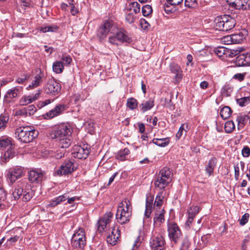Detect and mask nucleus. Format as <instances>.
Returning a JSON list of instances; mask_svg holds the SVG:
<instances>
[{
	"label": "nucleus",
	"mask_w": 250,
	"mask_h": 250,
	"mask_svg": "<svg viewBox=\"0 0 250 250\" xmlns=\"http://www.w3.org/2000/svg\"><path fill=\"white\" fill-rule=\"evenodd\" d=\"M72 129L70 125L62 124L55 126L52 132V138L55 139L58 146L61 148H68L72 143Z\"/></svg>",
	"instance_id": "f257e3e1"
},
{
	"label": "nucleus",
	"mask_w": 250,
	"mask_h": 250,
	"mask_svg": "<svg viewBox=\"0 0 250 250\" xmlns=\"http://www.w3.org/2000/svg\"><path fill=\"white\" fill-rule=\"evenodd\" d=\"M132 216V207L130 202L125 199L118 205L116 214L118 222L123 225L128 223Z\"/></svg>",
	"instance_id": "f03ea898"
},
{
	"label": "nucleus",
	"mask_w": 250,
	"mask_h": 250,
	"mask_svg": "<svg viewBox=\"0 0 250 250\" xmlns=\"http://www.w3.org/2000/svg\"><path fill=\"white\" fill-rule=\"evenodd\" d=\"M15 137L20 142L28 143L32 142L38 135V132L28 126H20L16 129Z\"/></svg>",
	"instance_id": "7ed1b4c3"
},
{
	"label": "nucleus",
	"mask_w": 250,
	"mask_h": 250,
	"mask_svg": "<svg viewBox=\"0 0 250 250\" xmlns=\"http://www.w3.org/2000/svg\"><path fill=\"white\" fill-rule=\"evenodd\" d=\"M216 29L222 31H228L233 29L236 24L235 19L229 15H224L215 19Z\"/></svg>",
	"instance_id": "20e7f679"
},
{
	"label": "nucleus",
	"mask_w": 250,
	"mask_h": 250,
	"mask_svg": "<svg viewBox=\"0 0 250 250\" xmlns=\"http://www.w3.org/2000/svg\"><path fill=\"white\" fill-rule=\"evenodd\" d=\"M171 181V173L169 168L163 167L161 169L156 179L154 181L155 188L163 189L167 187Z\"/></svg>",
	"instance_id": "39448f33"
},
{
	"label": "nucleus",
	"mask_w": 250,
	"mask_h": 250,
	"mask_svg": "<svg viewBox=\"0 0 250 250\" xmlns=\"http://www.w3.org/2000/svg\"><path fill=\"white\" fill-rule=\"evenodd\" d=\"M14 146L10 139L4 138L0 139V149L5 150L1 156L2 161L6 162L15 156Z\"/></svg>",
	"instance_id": "423d86ee"
},
{
	"label": "nucleus",
	"mask_w": 250,
	"mask_h": 250,
	"mask_svg": "<svg viewBox=\"0 0 250 250\" xmlns=\"http://www.w3.org/2000/svg\"><path fill=\"white\" fill-rule=\"evenodd\" d=\"M117 30V25L112 21L107 20L104 22L97 30V36L100 40L105 39L108 35Z\"/></svg>",
	"instance_id": "0eeeda50"
},
{
	"label": "nucleus",
	"mask_w": 250,
	"mask_h": 250,
	"mask_svg": "<svg viewBox=\"0 0 250 250\" xmlns=\"http://www.w3.org/2000/svg\"><path fill=\"white\" fill-rule=\"evenodd\" d=\"M164 198V197L163 191H160L158 193L156 196L154 204H153V198L152 197H147L146 199L145 216L147 218H148L150 216L151 212V209L153 206L159 208L160 210L161 208H160V207H161L163 204Z\"/></svg>",
	"instance_id": "6e6552de"
},
{
	"label": "nucleus",
	"mask_w": 250,
	"mask_h": 250,
	"mask_svg": "<svg viewBox=\"0 0 250 250\" xmlns=\"http://www.w3.org/2000/svg\"><path fill=\"white\" fill-rule=\"evenodd\" d=\"M167 232L171 242L178 243L182 237V231L178 225L174 222H168Z\"/></svg>",
	"instance_id": "1a4fd4ad"
},
{
	"label": "nucleus",
	"mask_w": 250,
	"mask_h": 250,
	"mask_svg": "<svg viewBox=\"0 0 250 250\" xmlns=\"http://www.w3.org/2000/svg\"><path fill=\"white\" fill-rule=\"evenodd\" d=\"M130 41L131 39L126 32L124 30H119L117 27V30L111 33L108 37V42L114 45H118L123 42H129Z\"/></svg>",
	"instance_id": "9d476101"
},
{
	"label": "nucleus",
	"mask_w": 250,
	"mask_h": 250,
	"mask_svg": "<svg viewBox=\"0 0 250 250\" xmlns=\"http://www.w3.org/2000/svg\"><path fill=\"white\" fill-rule=\"evenodd\" d=\"M72 246L74 248L82 249L86 244L85 233L83 229L79 228L73 235L71 238Z\"/></svg>",
	"instance_id": "9b49d317"
},
{
	"label": "nucleus",
	"mask_w": 250,
	"mask_h": 250,
	"mask_svg": "<svg viewBox=\"0 0 250 250\" xmlns=\"http://www.w3.org/2000/svg\"><path fill=\"white\" fill-rule=\"evenodd\" d=\"M76 169V165L71 161H68L64 162L58 169L55 171L54 175L61 176L70 174Z\"/></svg>",
	"instance_id": "f8f14e48"
},
{
	"label": "nucleus",
	"mask_w": 250,
	"mask_h": 250,
	"mask_svg": "<svg viewBox=\"0 0 250 250\" xmlns=\"http://www.w3.org/2000/svg\"><path fill=\"white\" fill-rule=\"evenodd\" d=\"M45 179V172L41 169H32L28 172V179L32 183L40 184Z\"/></svg>",
	"instance_id": "ddd939ff"
},
{
	"label": "nucleus",
	"mask_w": 250,
	"mask_h": 250,
	"mask_svg": "<svg viewBox=\"0 0 250 250\" xmlns=\"http://www.w3.org/2000/svg\"><path fill=\"white\" fill-rule=\"evenodd\" d=\"M89 152L87 145L83 144V146H74L72 149V154L74 157L78 159H86Z\"/></svg>",
	"instance_id": "4468645a"
},
{
	"label": "nucleus",
	"mask_w": 250,
	"mask_h": 250,
	"mask_svg": "<svg viewBox=\"0 0 250 250\" xmlns=\"http://www.w3.org/2000/svg\"><path fill=\"white\" fill-rule=\"evenodd\" d=\"M106 237L107 242L111 245H116L120 236V230L117 226H115L108 229Z\"/></svg>",
	"instance_id": "2eb2a0df"
},
{
	"label": "nucleus",
	"mask_w": 250,
	"mask_h": 250,
	"mask_svg": "<svg viewBox=\"0 0 250 250\" xmlns=\"http://www.w3.org/2000/svg\"><path fill=\"white\" fill-rule=\"evenodd\" d=\"M44 91L47 94L55 95L58 94L61 89V84L54 79L49 80L44 86Z\"/></svg>",
	"instance_id": "dca6fc26"
},
{
	"label": "nucleus",
	"mask_w": 250,
	"mask_h": 250,
	"mask_svg": "<svg viewBox=\"0 0 250 250\" xmlns=\"http://www.w3.org/2000/svg\"><path fill=\"white\" fill-rule=\"evenodd\" d=\"M113 217V213L108 212L105 214L104 216L99 219L97 223L98 231L103 232L109 225Z\"/></svg>",
	"instance_id": "f3484780"
},
{
	"label": "nucleus",
	"mask_w": 250,
	"mask_h": 250,
	"mask_svg": "<svg viewBox=\"0 0 250 250\" xmlns=\"http://www.w3.org/2000/svg\"><path fill=\"white\" fill-rule=\"evenodd\" d=\"M23 175L22 169L21 167L10 168L7 171V180L11 184L21 177Z\"/></svg>",
	"instance_id": "a211bd4d"
},
{
	"label": "nucleus",
	"mask_w": 250,
	"mask_h": 250,
	"mask_svg": "<svg viewBox=\"0 0 250 250\" xmlns=\"http://www.w3.org/2000/svg\"><path fill=\"white\" fill-rule=\"evenodd\" d=\"M165 240L162 236H155L154 234L150 241L152 250H165Z\"/></svg>",
	"instance_id": "6ab92c4d"
},
{
	"label": "nucleus",
	"mask_w": 250,
	"mask_h": 250,
	"mask_svg": "<svg viewBox=\"0 0 250 250\" xmlns=\"http://www.w3.org/2000/svg\"><path fill=\"white\" fill-rule=\"evenodd\" d=\"M229 6L238 10H246L250 5V0H226Z\"/></svg>",
	"instance_id": "aec40b11"
},
{
	"label": "nucleus",
	"mask_w": 250,
	"mask_h": 250,
	"mask_svg": "<svg viewBox=\"0 0 250 250\" xmlns=\"http://www.w3.org/2000/svg\"><path fill=\"white\" fill-rule=\"evenodd\" d=\"M41 94V90L38 89L35 93L29 95H24L19 100V104L21 106L26 105L37 100Z\"/></svg>",
	"instance_id": "412c9836"
},
{
	"label": "nucleus",
	"mask_w": 250,
	"mask_h": 250,
	"mask_svg": "<svg viewBox=\"0 0 250 250\" xmlns=\"http://www.w3.org/2000/svg\"><path fill=\"white\" fill-rule=\"evenodd\" d=\"M66 109V106L64 104H58L56 105L53 109L47 112L44 115V118L46 119H52L60 114Z\"/></svg>",
	"instance_id": "4be33fe9"
},
{
	"label": "nucleus",
	"mask_w": 250,
	"mask_h": 250,
	"mask_svg": "<svg viewBox=\"0 0 250 250\" xmlns=\"http://www.w3.org/2000/svg\"><path fill=\"white\" fill-rule=\"evenodd\" d=\"M21 90V87L17 86L9 89L4 96L5 100L8 102H10L13 99L16 98L19 96Z\"/></svg>",
	"instance_id": "5701e85b"
},
{
	"label": "nucleus",
	"mask_w": 250,
	"mask_h": 250,
	"mask_svg": "<svg viewBox=\"0 0 250 250\" xmlns=\"http://www.w3.org/2000/svg\"><path fill=\"white\" fill-rule=\"evenodd\" d=\"M170 69L172 73L175 74V81L177 83L179 82L183 77L182 70L181 67L176 63H171L170 65Z\"/></svg>",
	"instance_id": "b1692460"
},
{
	"label": "nucleus",
	"mask_w": 250,
	"mask_h": 250,
	"mask_svg": "<svg viewBox=\"0 0 250 250\" xmlns=\"http://www.w3.org/2000/svg\"><path fill=\"white\" fill-rule=\"evenodd\" d=\"M26 182L21 181L19 182L17 187L12 192V196L15 200H17L20 198L23 192V188H25Z\"/></svg>",
	"instance_id": "393cba45"
},
{
	"label": "nucleus",
	"mask_w": 250,
	"mask_h": 250,
	"mask_svg": "<svg viewBox=\"0 0 250 250\" xmlns=\"http://www.w3.org/2000/svg\"><path fill=\"white\" fill-rule=\"evenodd\" d=\"M43 76V73L40 70L39 73L34 76V80L27 87V90L32 89L40 86L42 83V79Z\"/></svg>",
	"instance_id": "a878e982"
},
{
	"label": "nucleus",
	"mask_w": 250,
	"mask_h": 250,
	"mask_svg": "<svg viewBox=\"0 0 250 250\" xmlns=\"http://www.w3.org/2000/svg\"><path fill=\"white\" fill-rule=\"evenodd\" d=\"M154 106V101L152 98L144 100L139 104V108L142 112L144 113L150 110Z\"/></svg>",
	"instance_id": "bb28decb"
},
{
	"label": "nucleus",
	"mask_w": 250,
	"mask_h": 250,
	"mask_svg": "<svg viewBox=\"0 0 250 250\" xmlns=\"http://www.w3.org/2000/svg\"><path fill=\"white\" fill-rule=\"evenodd\" d=\"M164 213L165 210L164 209H161L159 210L156 211L155 217L153 218L154 226L155 227H159L161 224L164 222Z\"/></svg>",
	"instance_id": "cd10ccee"
},
{
	"label": "nucleus",
	"mask_w": 250,
	"mask_h": 250,
	"mask_svg": "<svg viewBox=\"0 0 250 250\" xmlns=\"http://www.w3.org/2000/svg\"><path fill=\"white\" fill-rule=\"evenodd\" d=\"M247 36V31L246 30H242L237 33L231 35V39L234 43H241Z\"/></svg>",
	"instance_id": "c85d7f7f"
},
{
	"label": "nucleus",
	"mask_w": 250,
	"mask_h": 250,
	"mask_svg": "<svg viewBox=\"0 0 250 250\" xmlns=\"http://www.w3.org/2000/svg\"><path fill=\"white\" fill-rule=\"evenodd\" d=\"M67 198V195L66 194H64L58 197H55L50 201L49 203L47 205V207H55L58 205H59L65 202Z\"/></svg>",
	"instance_id": "c756f323"
},
{
	"label": "nucleus",
	"mask_w": 250,
	"mask_h": 250,
	"mask_svg": "<svg viewBox=\"0 0 250 250\" xmlns=\"http://www.w3.org/2000/svg\"><path fill=\"white\" fill-rule=\"evenodd\" d=\"M217 163V159L213 157L210 159L205 167L206 173L208 176H210L213 172Z\"/></svg>",
	"instance_id": "7c9ffc66"
},
{
	"label": "nucleus",
	"mask_w": 250,
	"mask_h": 250,
	"mask_svg": "<svg viewBox=\"0 0 250 250\" xmlns=\"http://www.w3.org/2000/svg\"><path fill=\"white\" fill-rule=\"evenodd\" d=\"M23 200L24 201H29L34 194L33 191L31 188V185L26 183V185L23 190Z\"/></svg>",
	"instance_id": "2f4dec72"
},
{
	"label": "nucleus",
	"mask_w": 250,
	"mask_h": 250,
	"mask_svg": "<svg viewBox=\"0 0 250 250\" xmlns=\"http://www.w3.org/2000/svg\"><path fill=\"white\" fill-rule=\"evenodd\" d=\"M170 142L169 138H154L150 143H152L156 146L160 147L167 146Z\"/></svg>",
	"instance_id": "473e14b6"
},
{
	"label": "nucleus",
	"mask_w": 250,
	"mask_h": 250,
	"mask_svg": "<svg viewBox=\"0 0 250 250\" xmlns=\"http://www.w3.org/2000/svg\"><path fill=\"white\" fill-rule=\"evenodd\" d=\"M53 71L56 74H60L64 69L63 63L62 61H55L52 65Z\"/></svg>",
	"instance_id": "72a5a7b5"
},
{
	"label": "nucleus",
	"mask_w": 250,
	"mask_h": 250,
	"mask_svg": "<svg viewBox=\"0 0 250 250\" xmlns=\"http://www.w3.org/2000/svg\"><path fill=\"white\" fill-rule=\"evenodd\" d=\"M140 4L137 2H131L129 3L127 6L126 9L127 11L133 10L135 14L140 12L141 7Z\"/></svg>",
	"instance_id": "f704fd0d"
},
{
	"label": "nucleus",
	"mask_w": 250,
	"mask_h": 250,
	"mask_svg": "<svg viewBox=\"0 0 250 250\" xmlns=\"http://www.w3.org/2000/svg\"><path fill=\"white\" fill-rule=\"evenodd\" d=\"M248 120L250 121V117L248 115H241L238 117L237 118V121L238 122V129H240L241 128H242Z\"/></svg>",
	"instance_id": "c9c22d12"
},
{
	"label": "nucleus",
	"mask_w": 250,
	"mask_h": 250,
	"mask_svg": "<svg viewBox=\"0 0 250 250\" xmlns=\"http://www.w3.org/2000/svg\"><path fill=\"white\" fill-rule=\"evenodd\" d=\"M129 153V149L127 148H125L123 150H120L116 155V157L119 160L124 161L126 159Z\"/></svg>",
	"instance_id": "e433bc0d"
},
{
	"label": "nucleus",
	"mask_w": 250,
	"mask_h": 250,
	"mask_svg": "<svg viewBox=\"0 0 250 250\" xmlns=\"http://www.w3.org/2000/svg\"><path fill=\"white\" fill-rule=\"evenodd\" d=\"M214 52L220 58L227 56L229 50L224 47H218L214 49Z\"/></svg>",
	"instance_id": "4c0bfd02"
},
{
	"label": "nucleus",
	"mask_w": 250,
	"mask_h": 250,
	"mask_svg": "<svg viewBox=\"0 0 250 250\" xmlns=\"http://www.w3.org/2000/svg\"><path fill=\"white\" fill-rule=\"evenodd\" d=\"M235 63L238 66H247L244 53L239 54L236 58Z\"/></svg>",
	"instance_id": "58836bf2"
},
{
	"label": "nucleus",
	"mask_w": 250,
	"mask_h": 250,
	"mask_svg": "<svg viewBox=\"0 0 250 250\" xmlns=\"http://www.w3.org/2000/svg\"><path fill=\"white\" fill-rule=\"evenodd\" d=\"M231 114V110L229 106L223 107L220 111V116L223 119H228Z\"/></svg>",
	"instance_id": "ea45409f"
},
{
	"label": "nucleus",
	"mask_w": 250,
	"mask_h": 250,
	"mask_svg": "<svg viewBox=\"0 0 250 250\" xmlns=\"http://www.w3.org/2000/svg\"><path fill=\"white\" fill-rule=\"evenodd\" d=\"M9 119V116L6 114H1L0 116V130H2L6 127Z\"/></svg>",
	"instance_id": "a19ab883"
},
{
	"label": "nucleus",
	"mask_w": 250,
	"mask_h": 250,
	"mask_svg": "<svg viewBox=\"0 0 250 250\" xmlns=\"http://www.w3.org/2000/svg\"><path fill=\"white\" fill-rule=\"evenodd\" d=\"M138 105V102L136 99L133 98H130L127 100L126 106L131 110L135 109Z\"/></svg>",
	"instance_id": "79ce46f5"
},
{
	"label": "nucleus",
	"mask_w": 250,
	"mask_h": 250,
	"mask_svg": "<svg viewBox=\"0 0 250 250\" xmlns=\"http://www.w3.org/2000/svg\"><path fill=\"white\" fill-rule=\"evenodd\" d=\"M235 128L234 123L231 121L227 122L225 124V131L227 133L232 132Z\"/></svg>",
	"instance_id": "37998d69"
},
{
	"label": "nucleus",
	"mask_w": 250,
	"mask_h": 250,
	"mask_svg": "<svg viewBox=\"0 0 250 250\" xmlns=\"http://www.w3.org/2000/svg\"><path fill=\"white\" fill-rule=\"evenodd\" d=\"M200 208L197 206H192L188 210V216L194 218L195 216L199 212Z\"/></svg>",
	"instance_id": "c03bdc74"
},
{
	"label": "nucleus",
	"mask_w": 250,
	"mask_h": 250,
	"mask_svg": "<svg viewBox=\"0 0 250 250\" xmlns=\"http://www.w3.org/2000/svg\"><path fill=\"white\" fill-rule=\"evenodd\" d=\"M152 8L150 5L146 4L142 8V12L143 15L145 17L149 16L152 13Z\"/></svg>",
	"instance_id": "a18cd8bd"
},
{
	"label": "nucleus",
	"mask_w": 250,
	"mask_h": 250,
	"mask_svg": "<svg viewBox=\"0 0 250 250\" xmlns=\"http://www.w3.org/2000/svg\"><path fill=\"white\" fill-rule=\"evenodd\" d=\"M250 102V97L249 96L244 97L237 100V103L240 106H244L249 104Z\"/></svg>",
	"instance_id": "49530a36"
},
{
	"label": "nucleus",
	"mask_w": 250,
	"mask_h": 250,
	"mask_svg": "<svg viewBox=\"0 0 250 250\" xmlns=\"http://www.w3.org/2000/svg\"><path fill=\"white\" fill-rule=\"evenodd\" d=\"M141 244L140 237L138 236L131 245V250H137Z\"/></svg>",
	"instance_id": "de8ad7c7"
},
{
	"label": "nucleus",
	"mask_w": 250,
	"mask_h": 250,
	"mask_svg": "<svg viewBox=\"0 0 250 250\" xmlns=\"http://www.w3.org/2000/svg\"><path fill=\"white\" fill-rule=\"evenodd\" d=\"M136 19L135 16L131 13H127L125 16L126 21L129 24L133 23Z\"/></svg>",
	"instance_id": "09e8293b"
},
{
	"label": "nucleus",
	"mask_w": 250,
	"mask_h": 250,
	"mask_svg": "<svg viewBox=\"0 0 250 250\" xmlns=\"http://www.w3.org/2000/svg\"><path fill=\"white\" fill-rule=\"evenodd\" d=\"M61 60L63 62V64L68 65L71 63L72 60L69 55H62L61 58Z\"/></svg>",
	"instance_id": "8fccbe9b"
},
{
	"label": "nucleus",
	"mask_w": 250,
	"mask_h": 250,
	"mask_svg": "<svg viewBox=\"0 0 250 250\" xmlns=\"http://www.w3.org/2000/svg\"><path fill=\"white\" fill-rule=\"evenodd\" d=\"M249 214L245 213L242 216L241 219L239 220L240 224L241 226H244L245 225L248 221L249 218Z\"/></svg>",
	"instance_id": "3c124183"
},
{
	"label": "nucleus",
	"mask_w": 250,
	"mask_h": 250,
	"mask_svg": "<svg viewBox=\"0 0 250 250\" xmlns=\"http://www.w3.org/2000/svg\"><path fill=\"white\" fill-rule=\"evenodd\" d=\"M140 22L141 26L144 30L147 29L150 26L149 23L145 19H141Z\"/></svg>",
	"instance_id": "603ef678"
},
{
	"label": "nucleus",
	"mask_w": 250,
	"mask_h": 250,
	"mask_svg": "<svg viewBox=\"0 0 250 250\" xmlns=\"http://www.w3.org/2000/svg\"><path fill=\"white\" fill-rule=\"evenodd\" d=\"M26 109L28 115L29 116L33 115L36 111V108L33 104L29 105L26 108Z\"/></svg>",
	"instance_id": "864d4df0"
},
{
	"label": "nucleus",
	"mask_w": 250,
	"mask_h": 250,
	"mask_svg": "<svg viewBox=\"0 0 250 250\" xmlns=\"http://www.w3.org/2000/svg\"><path fill=\"white\" fill-rule=\"evenodd\" d=\"M242 155L244 157H248L250 155V148L248 146H244L242 150Z\"/></svg>",
	"instance_id": "5fc2aeb1"
},
{
	"label": "nucleus",
	"mask_w": 250,
	"mask_h": 250,
	"mask_svg": "<svg viewBox=\"0 0 250 250\" xmlns=\"http://www.w3.org/2000/svg\"><path fill=\"white\" fill-rule=\"evenodd\" d=\"M196 0H185V5L188 8L194 7L196 6Z\"/></svg>",
	"instance_id": "6e6d98bb"
},
{
	"label": "nucleus",
	"mask_w": 250,
	"mask_h": 250,
	"mask_svg": "<svg viewBox=\"0 0 250 250\" xmlns=\"http://www.w3.org/2000/svg\"><path fill=\"white\" fill-rule=\"evenodd\" d=\"M222 41L226 44L234 43L233 40L231 39V35L224 37L222 39Z\"/></svg>",
	"instance_id": "4d7b16f0"
},
{
	"label": "nucleus",
	"mask_w": 250,
	"mask_h": 250,
	"mask_svg": "<svg viewBox=\"0 0 250 250\" xmlns=\"http://www.w3.org/2000/svg\"><path fill=\"white\" fill-rule=\"evenodd\" d=\"M234 178L237 181L238 180L240 176V172H239V166L238 164H235L234 166Z\"/></svg>",
	"instance_id": "13d9d810"
},
{
	"label": "nucleus",
	"mask_w": 250,
	"mask_h": 250,
	"mask_svg": "<svg viewBox=\"0 0 250 250\" xmlns=\"http://www.w3.org/2000/svg\"><path fill=\"white\" fill-rule=\"evenodd\" d=\"M56 29H57L56 27L51 26H43L41 28V31L44 33L47 32H53Z\"/></svg>",
	"instance_id": "bf43d9fd"
},
{
	"label": "nucleus",
	"mask_w": 250,
	"mask_h": 250,
	"mask_svg": "<svg viewBox=\"0 0 250 250\" xmlns=\"http://www.w3.org/2000/svg\"><path fill=\"white\" fill-rule=\"evenodd\" d=\"M185 126H186V125H182L179 128L178 132L176 134V137L177 139H179L182 137L183 132L185 131L184 129H186L185 128Z\"/></svg>",
	"instance_id": "052dcab7"
},
{
	"label": "nucleus",
	"mask_w": 250,
	"mask_h": 250,
	"mask_svg": "<svg viewBox=\"0 0 250 250\" xmlns=\"http://www.w3.org/2000/svg\"><path fill=\"white\" fill-rule=\"evenodd\" d=\"M167 3L171 5H178L181 4L183 0H167Z\"/></svg>",
	"instance_id": "680f3d73"
},
{
	"label": "nucleus",
	"mask_w": 250,
	"mask_h": 250,
	"mask_svg": "<svg viewBox=\"0 0 250 250\" xmlns=\"http://www.w3.org/2000/svg\"><path fill=\"white\" fill-rule=\"evenodd\" d=\"M245 75V73H237L233 76V78L241 82L244 79Z\"/></svg>",
	"instance_id": "e2e57ef3"
},
{
	"label": "nucleus",
	"mask_w": 250,
	"mask_h": 250,
	"mask_svg": "<svg viewBox=\"0 0 250 250\" xmlns=\"http://www.w3.org/2000/svg\"><path fill=\"white\" fill-rule=\"evenodd\" d=\"M79 200V197L77 196H74L71 198H69L67 196V198L66 199L67 202L65 203L66 204V203L72 204H73L76 201H78Z\"/></svg>",
	"instance_id": "0e129e2a"
},
{
	"label": "nucleus",
	"mask_w": 250,
	"mask_h": 250,
	"mask_svg": "<svg viewBox=\"0 0 250 250\" xmlns=\"http://www.w3.org/2000/svg\"><path fill=\"white\" fill-rule=\"evenodd\" d=\"M6 199V193L4 190L0 187V201H3Z\"/></svg>",
	"instance_id": "69168bd1"
},
{
	"label": "nucleus",
	"mask_w": 250,
	"mask_h": 250,
	"mask_svg": "<svg viewBox=\"0 0 250 250\" xmlns=\"http://www.w3.org/2000/svg\"><path fill=\"white\" fill-rule=\"evenodd\" d=\"M70 13L72 15L75 16L79 12L78 9L75 6V4L70 6Z\"/></svg>",
	"instance_id": "338daca9"
},
{
	"label": "nucleus",
	"mask_w": 250,
	"mask_h": 250,
	"mask_svg": "<svg viewBox=\"0 0 250 250\" xmlns=\"http://www.w3.org/2000/svg\"><path fill=\"white\" fill-rule=\"evenodd\" d=\"M193 218L189 217V216H188V219L185 224L186 228L187 229H189L190 228V226L193 220Z\"/></svg>",
	"instance_id": "774afa93"
}]
</instances>
